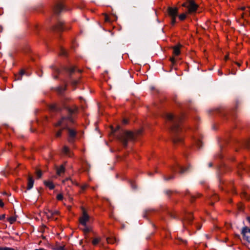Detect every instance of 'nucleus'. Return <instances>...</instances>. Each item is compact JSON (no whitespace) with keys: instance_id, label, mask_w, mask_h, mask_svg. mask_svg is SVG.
<instances>
[{"instance_id":"1","label":"nucleus","mask_w":250,"mask_h":250,"mask_svg":"<svg viewBox=\"0 0 250 250\" xmlns=\"http://www.w3.org/2000/svg\"><path fill=\"white\" fill-rule=\"evenodd\" d=\"M135 138V135L131 131H125L121 137L120 140L125 146H127L129 141H133Z\"/></svg>"},{"instance_id":"2","label":"nucleus","mask_w":250,"mask_h":250,"mask_svg":"<svg viewBox=\"0 0 250 250\" xmlns=\"http://www.w3.org/2000/svg\"><path fill=\"white\" fill-rule=\"evenodd\" d=\"M167 12L171 18V24L174 25L176 22V18L178 15V9L176 7H168Z\"/></svg>"},{"instance_id":"3","label":"nucleus","mask_w":250,"mask_h":250,"mask_svg":"<svg viewBox=\"0 0 250 250\" xmlns=\"http://www.w3.org/2000/svg\"><path fill=\"white\" fill-rule=\"evenodd\" d=\"M72 119L70 117H62L60 120H59L55 125V126H61L62 127V129H64L67 127L68 122H72Z\"/></svg>"},{"instance_id":"4","label":"nucleus","mask_w":250,"mask_h":250,"mask_svg":"<svg viewBox=\"0 0 250 250\" xmlns=\"http://www.w3.org/2000/svg\"><path fill=\"white\" fill-rule=\"evenodd\" d=\"M188 14H192L197 10L198 5L195 3L193 0H188Z\"/></svg>"},{"instance_id":"5","label":"nucleus","mask_w":250,"mask_h":250,"mask_svg":"<svg viewBox=\"0 0 250 250\" xmlns=\"http://www.w3.org/2000/svg\"><path fill=\"white\" fill-rule=\"evenodd\" d=\"M166 118L168 121H172L174 120V124L173 126L172 127V130H176L177 128H178V125L177 124V122L179 120L178 118H175L174 115L172 113H167L166 114Z\"/></svg>"},{"instance_id":"6","label":"nucleus","mask_w":250,"mask_h":250,"mask_svg":"<svg viewBox=\"0 0 250 250\" xmlns=\"http://www.w3.org/2000/svg\"><path fill=\"white\" fill-rule=\"evenodd\" d=\"M243 238L250 243V229L247 227H244L242 229Z\"/></svg>"},{"instance_id":"7","label":"nucleus","mask_w":250,"mask_h":250,"mask_svg":"<svg viewBox=\"0 0 250 250\" xmlns=\"http://www.w3.org/2000/svg\"><path fill=\"white\" fill-rule=\"evenodd\" d=\"M89 216L85 210L83 211L82 217L80 218L79 221L80 223L83 226H86V222L89 220Z\"/></svg>"},{"instance_id":"8","label":"nucleus","mask_w":250,"mask_h":250,"mask_svg":"<svg viewBox=\"0 0 250 250\" xmlns=\"http://www.w3.org/2000/svg\"><path fill=\"white\" fill-rule=\"evenodd\" d=\"M62 182L65 185H67L68 186H70L72 185H75L76 186H78V183L76 181L72 180L71 179L69 178H66L65 180L62 181Z\"/></svg>"},{"instance_id":"9","label":"nucleus","mask_w":250,"mask_h":250,"mask_svg":"<svg viewBox=\"0 0 250 250\" xmlns=\"http://www.w3.org/2000/svg\"><path fill=\"white\" fill-rule=\"evenodd\" d=\"M63 5L62 3H58L54 8V12L56 14L60 13L63 9Z\"/></svg>"},{"instance_id":"10","label":"nucleus","mask_w":250,"mask_h":250,"mask_svg":"<svg viewBox=\"0 0 250 250\" xmlns=\"http://www.w3.org/2000/svg\"><path fill=\"white\" fill-rule=\"evenodd\" d=\"M34 185V180L32 177L29 176L28 177V185H27V189H30L32 188Z\"/></svg>"},{"instance_id":"11","label":"nucleus","mask_w":250,"mask_h":250,"mask_svg":"<svg viewBox=\"0 0 250 250\" xmlns=\"http://www.w3.org/2000/svg\"><path fill=\"white\" fill-rule=\"evenodd\" d=\"M181 45H178L175 46L173 47V54L175 56H178L180 54V48L181 47Z\"/></svg>"},{"instance_id":"12","label":"nucleus","mask_w":250,"mask_h":250,"mask_svg":"<svg viewBox=\"0 0 250 250\" xmlns=\"http://www.w3.org/2000/svg\"><path fill=\"white\" fill-rule=\"evenodd\" d=\"M65 167L63 165H61L57 169V174L61 175L62 174L64 173L65 172Z\"/></svg>"},{"instance_id":"13","label":"nucleus","mask_w":250,"mask_h":250,"mask_svg":"<svg viewBox=\"0 0 250 250\" xmlns=\"http://www.w3.org/2000/svg\"><path fill=\"white\" fill-rule=\"evenodd\" d=\"M44 213L45 214L46 218L48 219L51 218L53 216V213L52 210L46 209Z\"/></svg>"},{"instance_id":"14","label":"nucleus","mask_w":250,"mask_h":250,"mask_svg":"<svg viewBox=\"0 0 250 250\" xmlns=\"http://www.w3.org/2000/svg\"><path fill=\"white\" fill-rule=\"evenodd\" d=\"M44 185L50 189H53L54 188V185L51 181H44Z\"/></svg>"},{"instance_id":"15","label":"nucleus","mask_w":250,"mask_h":250,"mask_svg":"<svg viewBox=\"0 0 250 250\" xmlns=\"http://www.w3.org/2000/svg\"><path fill=\"white\" fill-rule=\"evenodd\" d=\"M68 133H69V136L71 138H74L75 136L76 135V131L74 130L68 128Z\"/></svg>"},{"instance_id":"16","label":"nucleus","mask_w":250,"mask_h":250,"mask_svg":"<svg viewBox=\"0 0 250 250\" xmlns=\"http://www.w3.org/2000/svg\"><path fill=\"white\" fill-rule=\"evenodd\" d=\"M53 249L54 250H65L64 245L60 246L58 245H56V246H55Z\"/></svg>"},{"instance_id":"17","label":"nucleus","mask_w":250,"mask_h":250,"mask_svg":"<svg viewBox=\"0 0 250 250\" xmlns=\"http://www.w3.org/2000/svg\"><path fill=\"white\" fill-rule=\"evenodd\" d=\"M7 220L11 224H12L16 221V218L15 216H11L8 218Z\"/></svg>"},{"instance_id":"18","label":"nucleus","mask_w":250,"mask_h":250,"mask_svg":"<svg viewBox=\"0 0 250 250\" xmlns=\"http://www.w3.org/2000/svg\"><path fill=\"white\" fill-rule=\"evenodd\" d=\"M101 241L100 238H94L92 241V244L93 245H96Z\"/></svg>"},{"instance_id":"19","label":"nucleus","mask_w":250,"mask_h":250,"mask_svg":"<svg viewBox=\"0 0 250 250\" xmlns=\"http://www.w3.org/2000/svg\"><path fill=\"white\" fill-rule=\"evenodd\" d=\"M63 23L62 22H60L58 23V25L56 26V28L58 30H62V26H63Z\"/></svg>"},{"instance_id":"20","label":"nucleus","mask_w":250,"mask_h":250,"mask_svg":"<svg viewBox=\"0 0 250 250\" xmlns=\"http://www.w3.org/2000/svg\"><path fill=\"white\" fill-rule=\"evenodd\" d=\"M186 18V14H180L179 16V19L181 20V21H183Z\"/></svg>"},{"instance_id":"21","label":"nucleus","mask_w":250,"mask_h":250,"mask_svg":"<svg viewBox=\"0 0 250 250\" xmlns=\"http://www.w3.org/2000/svg\"><path fill=\"white\" fill-rule=\"evenodd\" d=\"M36 175L38 178H40L42 175V172L41 170H37L36 171Z\"/></svg>"},{"instance_id":"22","label":"nucleus","mask_w":250,"mask_h":250,"mask_svg":"<svg viewBox=\"0 0 250 250\" xmlns=\"http://www.w3.org/2000/svg\"><path fill=\"white\" fill-rule=\"evenodd\" d=\"M63 129H61L58 131H57L56 133V137H60L62 135V131Z\"/></svg>"},{"instance_id":"23","label":"nucleus","mask_w":250,"mask_h":250,"mask_svg":"<svg viewBox=\"0 0 250 250\" xmlns=\"http://www.w3.org/2000/svg\"><path fill=\"white\" fill-rule=\"evenodd\" d=\"M186 220H187L189 221H190L192 219V216L191 213H189L188 215V216L185 218Z\"/></svg>"},{"instance_id":"24","label":"nucleus","mask_w":250,"mask_h":250,"mask_svg":"<svg viewBox=\"0 0 250 250\" xmlns=\"http://www.w3.org/2000/svg\"><path fill=\"white\" fill-rule=\"evenodd\" d=\"M104 21L106 22H110V20L108 16L106 14H104Z\"/></svg>"},{"instance_id":"25","label":"nucleus","mask_w":250,"mask_h":250,"mask_svg":"<svg viewBox=\"0 0 250 250\" xmlns=\"http://www.w3.org/2000/svg\"><path fill=\"white\" fill-rule=\"evenodd\" d=\"M69 151V148L67 146H64L63 148V152L64 153H67Z\"/></svg>"},{"instance_id":"26","label":"nucleus","mask_w":250,"mask_h":250,"mask_svg":"<svg viewBox=\"0 0 250 250\" xmlns=\"http://www.w3.org/2000/svg\"><path fill=\"white\" fill-rule=\"evenodd\" d=\"M57 199L58 200H62L63 199V195L62 194H59L57 196Z\"/></svg>"},{"instance_id":"27","label":"nucleus","mask_w":250,"mask_h":250,"mask_svg":"<svg viewBox=\"0 0 250 250\" xmlns=\"http://www.w3.org/2000/svg\"><path fill=\"white\" fill-rule=\"evenodd\" d=\"M182 141V138H175L174 139V143H177V142H181Z\"/></svg>"},{"instance_id":"28","label":"nucleus","mask_w":250,"mask_h":250,"mask_svg":"<svg viewBox=\"0 0 250 250\" xmlns=\"http://www.w3.org/2000/svg\"><path fill=\"white\" fill-rule=\"evenodd\" d=\"M85 228L83 229V231L85 233H88L90 231V229L88 228V227L86 226H84Z\"/></svg>"},{"instance_id":"29","label":"nucleus","mask_w":250,"mask_h":250,"mask_svg":"<svg viewBox=\"0 0 250 250\" xmlns=\"http://www.w3.org/2000/svg\"><path fill=\"white\" fill-rule=\"evenodd\" d=\"M188 1L186 2H184L182 4V6H183V7H186L188 8Z\"/></svg>"},{"instance_id":"30","label":"nucleus","mask_w":250,"mask_h":250,"mask_svg":"<svg viewBox=\"0 0 250 250\" xmlns=\"http://www.w3.org/2000/svg\"><path fill=\"white\" fill-rule=\"evenodd\" d=\"M3 250H15L13 248L9 247H4Z\"/></svg>"},{"instance_id":"31","label":"nucleus","mask_w":250,"mask_h":250,"mask_svg":"<svg viewBox=\"0 0 250 250\" xmlns=\"http://www.w3.org/2000/svg\"><path fill=\"white\" fill-rule=\"evenodd\" d=\"M170 61L171 62L174 64L175 62V59L174 58L172 57L171 58H170Z\"/></svg>"},{"instance_id":"32","label":"nucleus","mask_w":250,"mask_h":250,"mask_svg":"<svg viewBox=\"0 0 250 250\" xmlns=\"http://www.w3.org/2000/svg\"><path fill=\"white\" fill-rule=\"evenodd\" d=\"M0 207H4V203L1 200H0Z\"/></svg>"},{"instance_id":"33","label":"nucleus","mask_w":250,"mask_h":250,"mask_svg":"<svg viewBox=\"0 0 250 250\" xmlns=\"http://www.w3.org/2000/svg\"><path fill=\"white\" fill-rule=\"evenodd\" d=\"M106 241H107V242L108 243H112V240L110 238H107Z\"/></svg>"},{"instance_id":"34","label":"nucleus","mask_w":250,"mask_h":250,"mask_svg":"<svg viewBox=\"0 0 250 250\" xmlns=\"http://www.w3.org/2000/svg\"><path fill=\"white\" fill-rule=\"evenodd\" d=\"M78 83V81H73L72 82V84L73 85H76L77 84V83Z\"/></svg>"},{"instance_id":"35","label":"nucleus","mask_w":250,"mask_h":250,"mask_svg":"<svg viewBox=\"0 0 250 250\" xmlns=\"http://www.w3.org/2000/svg\"><path fill=\"white\" fill-rule=\"evenodd\" d=\"M5 218V214H2L0 216V219L2 220Z\"/></svg>"},{"instance_id":"36","label":"nucleus","mask_w":250,"mask_h":250,"mask_svg":"<svg viewBox=\"0 0 250 250\" xmlns=\"http://www.w3.org/2000/svg\"><path fill=\"white\" fill-rule=\"evenodd\" d=\"M25 72L24 70H21V71H20V75L21 76H22L24 74Z\"/></svg>"},{"instance_id":"37","label":"nucleus","mask_w":250,"mask_h":250,"mask_svg":"<svg viewBox=\"0 0 250 250\" xmlns=\"http://www.w3.org/2000/svg\"><path fill=\"white\" fill-rule=\"evenodd\" d=\"M53 216H54L55 215H57L59 213V211H53Z\"/></svg>"},{"instance_id":"38","label":"nucleus","mask_w":250,"mask_h":250,"mask_svg":"<svg viewBox=\"0 0 250 250\" xmlns=\"http://www.w3.org/2000/svg\"><path fill=\"white\" fill-rule=\"evenodd\" d=\"M75 71V67H72L70 69V72H73Z\"/></svg>"},{"instance_id":"39","label":"nucleus","mask_w":250,"mask_h":250,"mask_svg":"<svg viewBox=\"0 0 250 250\" xmlns=\"http://www.w3.org/2000/svg\"><path fill=\"white\" fill-rule=\"evenodd\" d=\"M86 187H87V186H86V185L83 186L82 187V189H83V190H84V189H85L86 188Z\"/></svg>"},{"instance_id":"40","label":"nucleus","mask_w":250,"mask_h":250,"mask_svg":"<svg viewBox=\"0 0 250 250\" xmlns=\"http://www.w3.org/2000/svg\"><path fill=\"white\" fill-rule=\"evenodd\" d=\"M185 170L183 168H181V170H180V173H183L185 172Z\"/></svg>"},{"instance_id":"41","label":"nucleus","mask_w":250,"mask_h":250,"mask_svg":"<svg viewBox=\"0 0 250 250\" xmlns=\"http://www.w3.org/2000/svg\"><path fill=\"white\" fill-rule=\"evenodd\" d=\"M127 122H128V121H127V120H126V119H124V120H123V122H124V124H127Z\"/></svg>"},{"instance_id":"42","label":"nucleus","mask_w":250,"mask_h":250,"mask_svg":"<svg viewBox=\"0 0 250 250\" xmlns=\"http://www.w3.org/2000/svg\"><path fill=\"white\" fill-rule=\"evenodd\" d=\"M141 132H142V130H139V131H138L137 132L136 134H137V135H139V134H140L141 133Z\"/></svg>"},{"instance_id":"43","label":"nucleus","mask_w":250,"mask_h":250,"mask_svg":"<svg viewBox=\"0 0 250 250\" xmlns=\"http://www.w3.org/2000/svg\"><path fill=\"white\" fill-rule=\"evenodd\" d=\"M65 50H62V55H65Z\"/></svg>"},{"instance_id":"44","label":"nucleus","mask_w":250,"mask_h":250,"mask_svg":"<svg viewBox=\"0 0 250 250\" xmlns=\"http://www.w3.org/2000/svg\"><path fill=\"white\" fill-rule=\"evenodd\" d=\"M236 64L239 67L241 66V63L239 62H236Z\"/></svg>"},{"instance_id":"45","label":"nucleus","mask_w":250,"mask_h":250,"mask_svg":"<svg viewBox=\"0 0 250 250\" xmlns=\"http://www.w3.org/2000/svg\"><path fill=\"white\" fill-rule=\"evenodd\" d=\"M228 58H229V57H228V55L226 56H225V60H228Z\"/></svg>"},{"instance_id":"46","label":"nucleus","mask_w":250,"mask_h":250,"mask_svg":"<svg viewBox=\"0 0 250 250\" xmlns=\"http://www.w3.org/2000/svg\"><path fill=\"white\" fill-rule=\"evenodd\" d=\"M247 220L249 222V223H250V217H247Z\"/></svg>"},{"instance_id":"47","label":"nucleus","mask_w":250,"mask_h":250,"mask_svg":"<svg viewBox=\"0 0 250 250\" xmlns=\"http://www.w3.org/2000/svg\"><path fill=\"white\" fill-rule=\"evenodd\" d=\"M245 9V7H242L241 8V10H244Z\"/></svg>"},{"instance_id":"48","label":"nucleus","mask_w":250,"mask_h":250,"mask_svg":"<svg viewBox=\"0 0 250 250\" xmlns=\"http://www.w3.org/2000/svg\"><path fill=\"white\" fill-rule=\"evenodd\" d=\"M4 247H0V250H3Z\"/></svg>"},{"instance_id":"49","label":"nucleus","mask_w":250,"mask_h":250,"mask_svg":"<svg viewBox=\"0 0 250 250\" xmlns=\"http://www.w3.org/2000/svg\"><path fill=\"white\" fill-rule=\"evenodd\" d=\"M0 32H1V31H2V27H1V26H0Z\"/></svg>"},{"instance_id":"50","label":"nucleus","mask_w":250,"mask_h":250,"mask_svg":"<svg viewBox=\"0 0 250 250\" xmlns=\"http://www.w3.org/2000/svg\"><path fill=\"white\" fill-rule=\"evenodd\" d=\"M70 112L72 113V112H74V110H70Z\"/></svg>"},{"instance_id":"51","label":"nucleus","mask_w":250,"mask_h":250,"mask_svg":"<svg viewBox=\"0 0 250 250\" xmlns=\"http://www.w3.org/2000/svg\"><path fill=\"white\" fill-rule=\"evenodd\" d=\"M218 73H220V75H222V73H221V72L218 71Z\"/></svg>"},{"instance_id":"52","label":"nucleus","mask_w":250,"mask_h":250,"mask_svg":"<svg viewBox=\"0 0 250 250\" xmlns=\"http://www.w3.org/2000/svg\"><path fill=\"white\" fill-rule=\"evenodd\" d=\"M218 73H220V75H222V73H221V72L218 71Z\"/></svg>"},{"instance_id":"53","label":"nucleus","mask_w":250,"mask_h":250,"mask_svg":"<svg viewBox=\"0 0 250 250\" xmlns=\"http://www.w3.org/2000/svg\"><path fill=\"white\" fill-rule=\"evenodd\" d=\"M218 73H220V75H222V73H221V72L218 71Z\"/></svg>"}]
</instances>
